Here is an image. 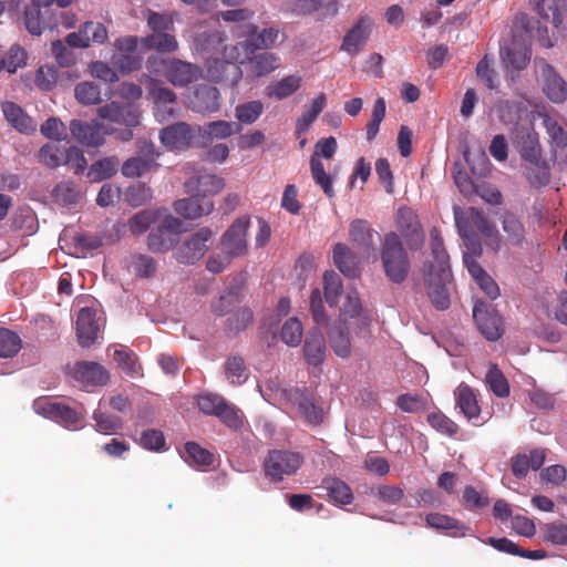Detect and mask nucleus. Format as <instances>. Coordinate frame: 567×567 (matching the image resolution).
Returning a JSON list of instances; mask_svg holds the SVG:
<instances>
[{
  "label": "nucleus",
  "instance_id": "f257e3e1",
  "mask_svg": "<svg viewBox=\"0 0 567 567\" xmlns=\"http://www.w3.org/2000/svg\"><path fill=\"white\" fill-rule=\"evenodd\" d=\"M422 282L431 305L436 310L451 306L453 274L447 250H425L421 268Z\"/></svg>",
  "mask_w": 567,
  "mask_h": 567
},
{
  "label": "nucleus",
  "instance_id": "f03ea898",
  "mask_svg": "<svg viewBox=\"0 0 567 567\" xmlns=\"http://www.w3.org/2000/svg\"><path fill=\"white\" fill-rule=\"evenodd\" d=\"M454 218L466 248H475L478 244V235L491 239L496 234L494 224L485 217L483 212L475 207H471L466 212L460 207H454Z\"/></svg>",
  "mask_w": 567,
  "mask_h": 567
},
{
  "label": "nucleus",
  "instance_id": "7ed1b4c3",
  "mask_svg": "<svg viewBox=\"0 0 567 567\" xmlns=\"http://www.w3.org/2000/svg\"><path fill=\"white\" fill-rule=\"evenodd\" d=\"M33 406L38 414L54 421L65 429H76L85 415V410L82 405L76 410L62 402L49 399H38L34 401Z\"/></svg>",
  "mask_w": 567,
  "mask_h": 567
},
{
  "label": "nucleus",
  "instance_id": "20e7f679",
  "mask_svg": "<svg viewBox=\"0 0 567 567\" xmlns=\"http://www.w3.org/2000/svg\"><path fill=\"white\" fill-rule=\"evenodd\" d=\"M202 127H193L186 122H177L161 130V143L169 151H186L193 144Z\"/></svg>",
  "mask_w": 567,
  "mask_h": 567
},
{
  "label": "nucleus",
  "instance_id": "39448f33",
  "mask_svg": "<svg viewBox=\"0 0 567 567\" xmlns=\"http://www.w3.org/2000/svg\"><path fill=\"white\" fill-rule=\"evenodd\" d=\"M473 318L480 332L488 341L498 340L503 330V320L501 315L493 308L491 303L483 300H476L473 308Z\"/></svg>",
  "mask_w": 567,
  "mask_h": 567
},
{
  "label": "nucleus",
  "instance_id": "423d86ee",
  "mask_svg": "<svg viewBox=\"0 0 567 567\" xmlns=\"http://www.w3.org/2000/svg\"><path fill=\"white\" fill-rule=\"evenodd\" d=\"M23 22L27 31L32 35H41L47 29L58 24L56 11L44 4L30 0L23 12Z\"/></svg>",
  "mask_w": 567,
  "mask_h": 567
},
{
  "label": "nucleus",
  "instance_id": "0eeeda50",
  "mask_svg": "<svg viewBox=\"0 0 567 567\" xmlns=\"http://www.w3.org/2000/svg\"><path fill=\"white\" fill-rule=\"evenodd\" d=\"M302 456L290 451L274 450L265 462V471L275 481H281L285 475L295 474L302 464Z\"/></svg>",
  "mask_w": 567,
  "mask_h": 567
},
{
  "label": "nucleus",
  "instance_id": "6e6552de",
  "mask_svg": "<svg viewBox=\"0 0 567 567\" xmlns=\"http://www.w3.org/2000/svg\"><path fill=\"white\" fill-rule=\"evenodd\" d=\"M255 52V41L250 39L224 48L223 54L226 61L221 62L220 66L233 74V85H236L243 76V72L237 64H246Z\"/></svg>",
  "mask_w": 567,
  "mask_h": 567
},
{
  "label": "nucleus",
  "instance_id": "1a4fd4ad",
  "mask_svg": "<svg viewBox=\"0 0 567 567\" xmlns=\"http://www.w3.org/2000/svg\"><path fill=\"white\" fill-rule=\"evenodd\" d=\"M482 252L483 250H465L463 254V261L471 277L475 280L480 289L491 300H495L501 293L499 287L478 262Z\"/></svg>",
  "mask_w": 567,
  "mask_h": 567
},
{
  "label": "nucleus",
  "instance_id": "9d476101",
  "mask_svg": "<svg viewBox=\"0 0 567 567\" xmlns=\"http://www.w3.org/2000/svg\"><path fill=\"white\" fill-rule=\"evenodd\" d=\"M184 231L183 221L173 216L166 215L148 235L150 248H169L179 241V236Z\"/></svg>",
  "mask_w": 567,
  "mask_h": 567
},
{
  "label": "nucleus",
  "instance_id": "9b49d317",
  "mask_svg": "<svg viewBox=\"0 0 567 567\" xmlns=\"http://www.w3.org/2000/svg\"><path fill=\"white\" fill-rule=\"evenodd\" d=\"M70 132L72 136L81 144L86 146H100L105 141V135L112 133L110 125H105L100 120H93L86 123L80 120L70 122Z\"/></svg>",
  "mask_w": 567,
  "mask_h": 567
},
{
  "label": "nucleus",
  "instance_id": "f8f14e48",
  "mask_svg": "<svg viewBox=\"0 0 567 567\" xmlns=\"http://www.w3.org/2000/svg\"><path fill=\"white\" fill-rule=\"evenodd\" d=\"M100 118L112 123L136 127L141 123V110L133 103L120 104L117 102L107 103L97 109Z\"/></svg>",
  "mask_w": 567,
  "mask_h": 567
},
{
  "label": "nucleus",
  "instance_id": "ddd939ff",
  "mask_svg": "<svg viewBox=\"0 0 567 567\" xmlns=\"http://www.w3.org/2000/svg\"><path fill=\"white\" fill-rule=\"evenodd\" d=\"M288 399L297 405L298 411L309 425H320L324 419L322 406L317 404L316 399L307 389H293L289 391Z\"/></svg>",
  "mask_w": 567,
  "mask_h": 567
},
{
  "label": "nucleus",
  "instance_id": "4468645a",
  "mask_svg": "<svg viewBox=\"0 0 567 567\" xmlns=\"http://www.w3.org/2000/svg\"><path fill=\"white\" fill-rule=\"evenodd\" d=\"M455 409L458 410L468 422L473 425H481V406L477 394L473 388L465 382L458 384L454 390Z\"/></svg>",
  "mask_w": 567,
  "mask_h": 567
},
{
  "label": "nucleus",
  "instance_id": "2eb2a0df",
  "mask_svg": "<svg viewBox=\"0 0 567 567\" xmlns=\"http://www.w3.org/2000/svg\"><path fill=\"white\" fill-rule=\"evenodd\" d=\"M544 79V93L554 103H563L567 99V83L554 70V68L544 60L535 61Z\"/></svg>",
  "mask_w": 567,
  "mask_h": 567
},
{
  "label": "nucleus",
  "instance_id": "dca6fc26",
  "mask_svg": "<svg viewBox=\"0 0 567 567\" xmlns=\"http://www.w3.org/2000/svg\"><path fill=\"white\" fill-rule=\"evenodd\" d=\"M163 66L165 78L175 86H186L200 75V69L197 65L178 59L164 61Z\"/></svg>",
  "mask_w": 567,
  "mask_h": 567
},
{
  "label": "nucleus",
  "instance_id": "f3484780",
  "mask_svg": "<svg viewBox=\"0 0 567 567\" xmlns=\"http://www.w3.org/2000/svg\"><path fill=\"white\" fill-rule=\"evenodd\" d=\"M225 186V181L215 174L196 171V175L184 183L186 194H198L202 197L210 198L218 194Z\"/></svg>",
  "mask_w": 567,
  "mask_h": 567
},
{
  "label": "nucleus",
  "instance_id": "a211bd4d",
  "mask_svg": "<svg viewBox=\"0 0 567 567\" xmlns=\"http://www.w3.org/2000/svg\"><path fill=\"white\" fill-rule=\"evenodd\" d=\"M73 377L84 389L105 385L110 379L107 370L92 361L78 362L74 365Z\"/></svg>",
  "mask_w": 567,
  "mask_h": 567
},
{
  "label": "nucleus",
  "instance_id": "6ab92c4d",
  "mask_svg": "<svg viewBox=\"0 0 567 567\" xmlns=\"http://www.w3.org/2000/svg\"><path fill=\"white\" fill-rule=\"evenodd\" d=\"M100 326L96 320L95 311L91 308L80 309L76 321L75 332L79 344L82 348L91 347L97 339Z\"/></svg>",
  "mask_w": 567,
  "mask_h": 567
},
{
  "label": "nucleus",
  "instance_id": "aec40b11",
  "mask_svg": "<svg viewBox=\"0 0 567 567\" xmlns=\"http://www.w3.org/2000/svg\"><path fill=\"white\" fill-rule=\"evenodd\" d=\"M382 262L385 275L395 284L405 280L410 270V258L406 250H382Z\"/></svg>",
  "mask_w": 567,
  "mask_h": 567
},
{
  "label": "nucleus",
  "instance_id": "412c9836",
  "mask_svg": "<svg viewBox=\"0 0 567 567\" xmlns=\"http://www.w3.org/2000/svg\"><path fill=\"white\" fill-rule=\"evenodd\" d=\"M189 197L174 202V210L185 219H197L209 215L214 210V203L210 198L202 197L198 194H188Z\"/></svg>",
  "mask_w": 567,
  "mask_h": 567
},
{
  "label": "nucleus",
  "instance_id": "4be33fe9",
  "mask_svg": "<svg viewBox=\"0 0 567 567\" xmlns=\"http://www.w3.org/2000/svg\"><path fill=\"white\" fill-rule=\"evenodd\" d=\"M514 143L524 161L535 163L540 159V145L538 134L530 127L515 128Z\"/></svg>",
  "mask_w": 567,
  "mask_h": 567
},
{
  "label": "nucleus",
  "instance_id": "5701e85b",
  "mask_svg": "<svg viewBox=\"0 0 567 567\" xmlns=\"http://www.w3.org/2000/svg\"><path fill=\"white\" fill-rule=\"evenodd\" d=\"M373 24L370 17L360 16L355 24L346 33L341 49L351 55H355L360 47L369 39Z\"/></svg>",
  "mask_w": 567,
  "mask_h": 567
},
{
  "label": "nucleus",
  "instance_id": "b1692460",
  "mask_svg": "<svg viewBox=\"0 0 567 567\" xmlns=\"http://www.w3.org/2000/svg\"><path fill=\"white\" fill-rule=\"evenodd\" d=\"M547 450L537 447L530 450L529 453H519L512 457V473L517 478L525 477L529 470H539L546 460Z\"/></svg>",
  "mask_w": 567,
  "mask_h": 567
},
{
  "label": "nucleus",
  "instance_id": "393cba45",
  "mask_svg": "<svg viewBox=\"0 0 567 567\" xmlns=\"http://www.w3.org/2000/svg\"><path fill=\"white\" fill-rule=\"evenodd\" d=\"M150 147L151 152L147 156H134L123 163L121 171L125 177H141L158 168L159 164L156 159L159 156V152L155 151L153 145Z\"/></svg>",
  "mask_w": 567,
  "mask_h": 567
},
{
  "label": "nucleus",
  "instance_id": "a878e982",
  "mask_svg": "<svg viewBox=\"0 0 567 567\" xmlns=\"http://www.w3.org/2000/svg\"><path fill=\"white\" fill-rule=\"evenodd\" d=\"M190 106L199 113H214L220 107V93L212 85L202 84L196 87Z\"/></svg>",
  "mask_w": 567,
  "mask_h": 567
},
{
  "label": "nucleus",
  "instance_id": "bb28decb",
  "mask_svg": "<svg viewBox=\"0 0 567 567\" xmlns=\"http://www.w3.org/2000/svg\"><path fill=\"white\" fill-rule=\"evenodd\" d=\"M239 35L251 38L255 41L256 50L258 49H270L284 42V34L276 28L264 29L258 33V27L248 23L239 27Z\"/></svg>",
  "mask_w": 567,
  "mask_h": 567
},
{
  "label": "nucleus",
  "instance_id": "cd10ccee",
  "mask_svg": "<svg viewBox=\"0 0 567 567\" xmlns=\"http://www.w3.org/2000/svg\"><path fill=\"white\" fill-rule=\"evenodd\" d=\"M426 525L433 529L446 532L451 537L470 535V527L458 519L441 513H430L425 517Z\"/></svg>",
  "mask_w": 567,
  "mask_h": 567
},
{
  "label": "nucleus",
  "instance_id": "c85d7f7f",
  "mask_svg": "<svg viewBox=\"0 0 567 567\" xmlns=\"http://www.w3.org/2000/svg\"><path fill=\"white\" fill-rule=\"evenodd\" d=\"M326 340L319 329L310 330L305 340L303 354L305 360L312 367H319L326 360Z\"/></svg>",
  "mask_w": 567,
  "mask_h": 567
},
{
  "label": "nucleus",
  "instance_id": "c756f323",
  "mask_svg": "<svg viewBox=\"0 0 567 567\" xmlns=\"http://www.w3.org/2000/svg\"><path fill=\"white\" fill-rule=\"evenodd\" d=\"M503 63L507 69L523 70L530 61V52L528 48L517 41L501 47L499 51Z\"/></svg>",
  "mask_w": 567,
  "mask_h": 567
},
{
  "label": "nucleus",
  "instance_id": "7c9ffc66",
  "mask_svg": "<svg viewBox=\"0 0 567 567\" xmlns=\"http://www.w3.org/2000/svg\"><path fill=\"white\" fill-rule=\"evenodd\" d=\"M350 319L357 320V324L360 330L368 329L370 326V319L365 313H363L357 291H349L347 293L340 312V321L348 323Z\"/></svg>",
  "mask_w": 567,
  "mask_h": 567
},
{
  "label": "nucleus",
  "instance_id": "2f4dec72",
  "mask_svg": "<svg viewBox=\"0 0 567 567\" xmlns=\"http://www.w3.org/2000/svg\"><path fill=\"white\" fill-rule=\"evenodd\" d=\"M330 347L333 352L342 358L347 359L351 354V341L349 337V323L338 321L328 331Z\"/></svg>",
  "mask_w": 567,
  "mask_h": 567
},
{
  "label": "nucleus",
  "instance_id": "473e14b6",
  "mask_svg": "<svg viewBox=\"0 0 567 567\" xmlns=\"http://www.w3.org/2000/svg\"><path fill=\"white\" fill-rule=\"evenodd\" d=\"M349 236L352 245L358 248H373L374 238L380 239V234L365 219H354L350 224Z\"/></svg>",
  "mask_w": 567,
  "mask_h": 567
},
{
  "label": "nucleus",
  "instance_id": "72a5a7b5",
  "mask_svg": "<svg viewBox=\"0 0 567 567\" xmlns=\"http://www.w3.org/2000/svg\"><path fill=\"white\" fill-rule=\"evenodd\" d=\"M2 112L6 120L17 131L24 134L35 132L37 124L18 104L13 102H4L2 103Z\"/></svg>",
  "mask_w": 567,
  "mask_h": 567
},
{
  "label": "nucleus",
  "instance_id": "f704fd0d",
  "mask_svg": "<svg viewBox=\"0 0 567 567\" xmlns=\"http://www.w3.org/2000/svg\"><path fill=\"white\" fill-rule=\"evenodd\" d=\"M247 65L249 75L261 78L278 69L280 59L277 54L268 51L258 54L254 53L247 62Z\"/></svg>",
  "mask_w": 567,
  "mask_h": 567
},
{
  "label": "nucleus",
  "instance_id": "c9c22d12",
  "mask_svg": "<svg viewBox=\"0 0 567 567\" xmlns=\"http://www.w3.org/2000/svg\"><path fill=\"white\" fill-rule=\"evenodd\" d=\"M250 225L248 217L237 218L223 235L225 248H247V230Z\"/></svg>",
  "mask_w": 567,
  "mask_h": 567
},
{
  "label": "nucleus",
  "instance_id": "e433bc0d",
  "mask_svg": "<svg viewBox=\"0 0 567 567\" xmlns=\"http://www.w3.org/2000/svg\"><path fill=\"white\" fill-rule=\"evenodd\" d=\"M327 104V97L324 93H319L311 100L309 109H306L300 117L296 121V133L301 135L308 131L310 125L316 121L318 115L323 111Z\"/></svg>",
  "mask_w": 567,
  "mask_h": 567
},
{
  "label": "nucleus",
  "instance_id": "4c0bfd02",
  "mask_svg": "<svg viewBox=\"0 0 567 567\" xmlns=\"http://www.w3.org/2000/svg\"><path fill=\"white\" fill-rule=\"evenodd\" d=\"M426 421L434 431L450 439H457L461 431L460 425L440 410L427 414Z\"/></svg>",
  "mask_w": 567,
  "mask_h": 567
},
{
  "label": "nucleus",
  "instance_id": "58836bf2",
  "mask_svg": "<svg viewBox=\"0 0 567 567\" xmlns=\"http://www.w3.org/2000/svg\"><path fill=\"white\" fill-rule=\"evenodd\" d=\"M321 486L337 504L348 505L353 501L350 486L337 477H326Z\"/></svg>",
  "mask_w": 567,
  "mask_h": 567
},
{
  "label": "nucleus",
  "instance_id": "ea45409f",
  "mask_svg": "<svg viewBox=\"0 0 567 567\" xmlns=\"http://www.w3.org/2000/svg\"><path fill=\"white\" fill-rule=\"evenodd\" d=\"M333 260L344 276L355 278L360 275V260L354 250H333Z\"/></svg>",
  "mask_w": 567,
  "mask_h": 567
},
{
  "label": "nucleus",
  "instance_id": "a19ab883",
  "mask_svg": "<svg viewBox=\"0 0 567 567\" xmlns=\"http://www.w3.org/2000/svg\"><path fill=\"white\" fill-rule=\"evenodd\" d=\"M396 226L405 237L417 236L421 229L417 215L410 207H400L398 209Z\"/></svg>",
  "mask_w": 567,
  "mask_h": 567
},
{
  "label": "nucleus",
  "instance_id": "79ce46f5",
  "mask_svg": "<svg viewBox=\"0 0 567 567\" xmlns=\"http://www.w3.org/2000/svg\"><path fill=\"white\" fill-rule=\"evenodd\" d=\"M162 209H143L128 219V229L134 235L145 233L162 215Z\"/></svg>",
  "mask_w": 567,
  "mask_h": 567
},
{
  "label": "nucleus",
  "instance_id": "37998d69",
  "mask_svg": "<svg viewBox=\"0 0 567 567\" xmlns=\"http://www.w3.org/2000/svg\"><path fill=\"white\" fill-rule=\"evenodd\" d=\"M301 84V78L299 75H288L280 81L270 84L267 87V94L270 97H276L277 100H284L291 94H293Z\"/></svg>",
  "mask_w": 567,
  "mask_h": 567
},
{
  "label": "nucleus",
  "instance_id": "c03bdc74",
  "mask_svg": "<svg viewBox=\"0 0 567 567\" xmlns=\"http://www.w3.org/2000/svg\"><path fill=\"white\" fill-rule=\"evenodd\" d=\"M141 41L147 49H155L162 53L175 52L178 49L176 38L167 32L153 33Z\"/></svg>",
  "mask_w": 567,
  "mask_h": 567
},
{
  "label": "nucleus",
  "instance_id": "a18cd8bd",
  "mask_svg": "<svg viewBox=\"0 0 567 567\" xmlns=\"http://www.w3.org/2000/svg\"><path fill=\"white\" fill-rule=\"evenodd\" d=\"M265 106L261 101L254 100L238 104L235 107V116L243 124H254L264 113Z\"/></svg>",
  "mask_w": 567,
  "mask_h": 567
},
{
  "label": "nucleus",
  "instance_id": "49530a36",
  "mask_svg": "<svg viewBox=\"0 0 567 567\" xmlns=\"http://www.w3.org/2000/svg\"><path fill=\"white\" fill-rule=\"evenodd\" d=\"M243 127L236 122L227 121H213L202 127V132L206 133L213 138L224 140L234 134H239Z\"/></svg>",
  "mask_w": 567,
  "mask_h": 567
},
{
  "label": "nucleus",
  "instance_id": "de8ad7c7",
  "mask_svg": "<svg viewBox=\"0 0 567 567\" xmlns=\"http://www.w3.org/2000/svg\"><path fill=\"white\" fill-rule=\"evenodd\" d=\"M310 171L311 176L315 183L321 187L323 193L329 197H334V189L332 184V178L329 174L326 173L324 166L320 158H316V156H311L310 158Z\"/></svg>",
  "mask_w": 567,
  "mask_h": 567
},
{
  "label": "nucleus",
  "instance_id": "09e8293b",
  "mask_svg": "<svg viewBox=\"0 0 567 567\" xmlns=\"http://www.w3.org/2000/svg\"><path fill=\"white\" fill-rule=\"evenodd\" d=\"M183 457L188 464L197 466H209L214 462V455L195 442H187L185 444Z\"/></svg>",
  "mask_w": 567,
  "mask_h": 567
},
{
  "label": "nucleus",
  "instance_id": "8fccbe9b",
  "mask_svg": "<svg viewBox=\"0 0 567 567\" xmlns=\"http://www.w3.org/2000/svg\"><path fill=\"white\" fill-rule=\"evenodd\" d=\"M503 230L508 245L518 246L523 243L525 229L522 223L511 213L503 215Z\"/></svg>",
  "mask_w": 567,
  "mask_h": 567
},
{
  "label": "nucleus",
  "instance_id": "3c124183",
  "mask_svg": "<svg viewBox=\"0 0 567 567\" xmlns=\"http://www.w3.org/2000/svg\"><path fill=\"white\" fill-rule=\"evenodd\" d=\"M524 175L533 187H542L549 182V167L540 158L538 162L528 163Z\"/></svg>",
  "mask_w": 567,
  "mask_h": 567
},
{
  "label": "nucleus",
  "instance_id": "603ef678",
  "mask_svg": "<svg viewBox=\"0 0 567 567\" xmlns=\"http://www.w3.org/2000/svg\"><path fill=\"white\" fill-rule=\"evenodd\" d=\"M64 151L55 143H47L40 148L38 159L50 168H56L63 165Z\"/></svg>",
  "mask_w": 567,
  "mask_h": 567
},
{
  "label": "nucleus",
  "instance_id": "864d4df0",
  "mask_svg": "<svg viewBox=\"0 0 567 567\" xmlns=\"http://www.w3.org/2000/svg\"><path fill=\"white\" fill-rule=\"evenodd\" d=\"M153 198V190L144 183H137L125 192V202L132 207H140L150 203Z\"/></svg>",
  "mask_w": 567,
  "mask_h": 567
},
{
  "label": "nucleus",
  "instance_id": "5fc2aeb1",
  "mask_svg": "<svg viewBox=\"0 0 567 567\" xmlns=\"http://www.w3.org/2000/svg\"><path fill=\"white\" fill-rule=\"evenodd\" d=\"M342 291L340 276L334 271H326L323 275L324 299L330 306H336Z\"/></svg>",
  "mask_w": 567,
  "mask_h": 567
},
{
  "label": "nucleus",
  "instance_id": "6e6d98bb",
  "mask_svg": "<svg viewBox=\"0 0 567 567\" xmlns=\"http://www.w3.org/2000/svg\"><path fill=\"white\" fill-rule=\"evenodd\" d=\"M486 383L489 390L498 398H505L509 394V384L503 372L495 364L486 373Z\"/></svg>",
  "mask_w": 567,
  "mask_h": 567
},
{
  "label": "nucleus",
  "instance_id": "4d7b16f0",
  "mask_svg": "<svg viewBox=\"0 0 567 567\" xmlns=\"http://www.w3.org/2000/svg\"><path fill=\"white\" fill-rule=\"evenodd\" d=\"M20 349V337L16 332L0 327V358H12Z\"/></svg>",
  "mask_w": 567,
  "mask_h": 567
},
{
  "label": "nucleus",
  "instance_id": "13d9d810",
  "mask_svg": "<svg viewBox=\"0 0 567 567\" xmlns=\"http://www.w3.org/2000/svg\"><path fill=\"white\" fill-rule=\"evenodd\" d=\"M75 97L83 105L99 104L101 99V90L94 82H81L75 86Z\"/></svg>",
  "mask_w": 567,
  "mask_h": 567
},
{
  "label": "nucleus",
  "instance_id": "bf43d9fd",
  "mask_svg": "<svg viewBox=\"0 0 567 567\" xmlns=\"http://www.w3.org/2000/svg\"><path fill=\"white\" fill-rule=\"evenodd\" d=\"M117 166L118 161L116 157H107L97 161L90 167L89 176L92 177V181L101 182L112 177L116 173Z\"/></svg>",
  "mask_w": 567,
  "mask_h": 567
},
{
  "label": "nucleus",
  "instance_id": "052dcab7",
  "mask_svg": "<svg viewBox=\"0 0 567 567\" xmlns=\"http://www.w3.org/2000/svg\"><path fill=\"white\" fill-rule=\"evenodd\" d=\"M1 60V64H3V70H7L9 73L17 72L18 69L27 65L28 53L20 45H12L7 52L6 56Z\"/></svg>",
  "mask_w": 567,
  "mask_h": 567
},
{
  "label": "nucleus",
  "instance_id": "680f3d73",
  "mask_svg": "<svg viewBox=\"0 0 567 567\" xmlns=\"http://www.w3.org/2000/svg\"><path fill=\"white\" fill-rule=\"evenodd\" d=\"M303 336V327L299 319L289 318L281 328V340L290 346L297 347L301 342Z\"/></svg>",
  "mask_w": 567,
  "mask_h": 567
},
{
  "label": "nucleus",
  "instance_id": "e2e57ef3",
  "mask_svg": "<svg viewBox=\"0 0 567 567\" xmlns=\"http://www.w3.org/2000/svg\"><path fill=\"white\" fill-rule=\"evenodd\" d=\"M225 425L230 429L238 430L244 424V413L235 406L228 403L226 400L223 403V408L217 412L216 415Z\"/></svg>",
  "mask_w": 567,
  "mask_h": 567
},
{
  "label": "nucleus",
  "instance_id": "0e129e2a",
  "mask_svg": "<svg viewBox=\"0 0 567 567\" xmlns=\"http://www.w3.org/2000/svg\"><path fill=\"white\" fill-rule=\"evenodd\" d=\"M96 431L103 434H111L122 427V419L116 415L95 410L93 413Z\"/></svg>",
  "mask_w": 567,
  "mask_h": 567
},
{
  "label": "nucleus",
  "instance_id": "69168bd1",
  "mask_svg": "<svg viewBox=\"0 0 567 567\" xmlns=\"http://www.w3.org/2000/svg\"><path fill=\"white\" fill-rule=\"evenodd\" d=\"M130 269L141 278H150L156 272V262L144 254H137L133 257Z\"/></svg>",
  "mask_w": 567,
  "mask_h": 567
},
{
  "label": "nucleus",
  "instance_id": "338daca9",
  "mask_svg": "<svg viewBox=\"0 0 567 567\" xmlns=\"http://www.w3.org/2000/svg\"><path fill=\"white\" fill-rule=\"evenodd\" d=\"M225 372L227 379L233 384H241L246 381V365L244 359L240 357H230L225 363Z\"/></svg>",
  "mask_w": 567,
  "mask_h": 567
},
{
  "label": "nucleus",
  "instance_id": "774afa93",
  "mask_svg": "<svg viewBox=\"0 0 567 567\" xmlns=\"http://www.w3.org/2000/svg\"><path fill=\"white\" fill-rule=\"evenodd\" d=\"M544 538L554 545H567V524L560 522L546 524Z\"/></svg>",
  "mask_w": 567,
  "mask_h": 567
}]
</instances>
